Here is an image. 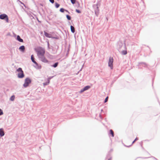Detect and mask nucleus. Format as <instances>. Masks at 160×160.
Returning a JSON list of instances; mask_svg holds the SVG:
<instances>
[{"label": "nucleus", "mask_w": 160, "mask_h": 160, "mask_svg": "<svg viewBox=\"0 0 160 160\" xmlns=\"http://www.w3.org/2000/svg\"><path fill=\"white\" fill-rule=\"evenodd\" d=\"M35 51L37 52V55L38 58L41 57V56H43L45 53L44 49L41 47L38 48L37 49H35Z\"/></svg>", "instance_id": "1"}, {"label": "nucleus", "mask_w": 160, "mask_h": 160, "mask_svg": "<svg viewBox=\"0 0 160 160\" xmlns=\"http://www.w3.org/2000/svg\"><path fill=\"white\" fill-rule=\"evenodd\" d=\"M99 5V3L98 2L96 4H94L92 6V7L94 9L95 14L97 16H98L99 13V9L98 5Z\"/></svg>", "instance_id": "2"}, {"label": "nucleus", "mask_w": 160, "mask_h": 160, "mask_svg": "<svg viewBox=\"0 0 160 160\" xmlns=\"http://www.w3.org/2000/svg\"><path fill=\"white\" fill-rule=\"evenodd\" d=\"M17 71L19 72L18 75V77L19 78H22L24 77L23 71L21 68H19L17 69Z\"/></svg>", "instance_id": "3"}, {"label": "nucleus", "mask_w": 160, "mask_h": 160, "mask_svg": "<svg viewBox=\"0 0 160 160\" xmlns=\"http://www.w3.org/2000/svg\"><path fill=\"white\" fill-rule=\"evenodd\" d=\"M31 59L32 62L35 64V65L34 66V67L36 68L37 69H39L41 68V66L40 65H39L38 63L35 61L34 57L33 55H32L31 56Z\"/></svg>", "instance_id": "4"}, {"label": "nucleus", "mask_w": 160, "mask_h": 160, "mask_svg": "<svg viewBox=\"0 0 160 160\" xmlns=\"http://www.w3.org/2000/svg\"><path fill=\"white\" fill-rule=\"evenodd\" d=\"M113 59L112 57H110L109 59L108 62V66L111 69L113 68Z\"/></svg>", "instance_id": "5"}, {"label": "nucleus", "mask_w": 160, "mask_h": 160, "mask_svg": "<svg viewBox=\"0 0 160 160\" xmlns=\"http://www.w3.org/2000/svg\"><path fill=\"white\" fill-rule=\"evenodd\" d=\"M124 45H123V43L121 41H119L118 42L117 48L119 52H120L121 50L122 49V48H124Z\"/></svg>", "instance_id": "6"}, {"label": "nucleus", "mask_w": 160, "mask_h": 160, "mask_svg": "<svg viewBox=\"0 0 160 160\" xmlns=\"http://www.w3.org/2000/svg\"><path fill=\"white\" fill-rule=\"evenodd\" d=\"M0 19L5 20L7 22H8V15L5 14H3L0 15Z\"/></svg>", "instance_id": "7"}, {"label": "nucleus", "mask_w": 160, "mask_h": 160, "mask_svg": "<svg viewBox=\"0 0 160 160\" xmlns=\"http://www.w3.org/2000/svg\"><path fill=\"white\" fill-rule=\"evenodd\" d=\"M31 82V81L29 78H26L25 80V82L23 85V86L25 88L27 87Z\"/></svg>", "instance_id": "8"}, {"label": "nucleus", "mask_w": 160, "mask_h": 160, "mask_svg": "<svg viewBox=\"0 0 160 160\" xmlns=\"http://www.w3.org/2000/svg\"><path fill=\"white\" fill-rule=\"evenodd\" d=\"M40 60L43 62L49 63V62L46 58L44 55L38 58Z\"/></svg>", "instance_id": "9"}, {"label": "nucleus", "mask_w": 160, "mask_h": 160, "mask_svg": "<svg viewBox=\"0 0 160 160\" xmlns=\"http://www.w3.org/2000/svg\"><path fill=\"white\" fill-rule=\"evenodd\" d=\"M124 48L125 49V50L122 51L121 50L120 52H121V53L123 55H125L127 53V51L126 46V45L125 44L124 45Z\"/></svg>", "instance_id": "10"}, {"label": "nucleus", "mask_w": 160, "mask_h": 160, "mask_svg": "<svg viewBox=\"0 0 160 160\" xmlns=\"http://www.w3.org/2000/svg\"><path fill=\"white\" fill-rule=\"evenodd\" d=\"M139 65L145 68H148V64L145 62H139Z\"/></svg>", "instance_id": "11"}, {"label": "nucleus", "mask_w": 160, "mask_h": 160, "mask_svg": "<svg viewBox=\"0 0 160 160\" xmlns=\"http://www.w3.org/2000/svg\"><path fill=\"white\" fill-rule=\"evenodd\" d=\"M44 32V35L46 37L48 38H52V36L51 34L48 33L47 32H46V31H45Z\"/></svg>", "instance_id": "12"}, {"label": "nucleus", "mask_w": 160, "mask_h": 160, "mask_svg": "<svg viewBox=\"0 0 160 160\" xmlns=\"http://www.w3.org/2000/svg\"><path fill=\"white\" fill-rule=\"evenodd\" d=\"M19 50L21 52H23L25 51V46L23 45H22L19 48Z\"/></svg>", "instance_id": "13"}, {"label": "nucleus", "mask_w": 160, "mask_h": 160, "mask_svg": "<svg viewBox=\"0 0 160 160\" xmlns=\"http://www.w3.org/2000/svg\"><path fill=\"white\" fill-rule=\"evenodd\" d=\"M17 40L20 42H23V40L21 38L19 35H18L17 38Z\"/></svg>", "instance_id": "14"}, {"label": "nucleus", "mask_w": 160, "mask_h": 160, "mask_svg": "<svg viewBox=\"0 0 160 160\" xmlns=\"http://www.w3.org/2000/svg\"><path fill=\"white\" fill-rule=\"evenodd\" d=\"M4 135V132L2 128L0 129V135L2 137Z\"/></svg>", "instance_id": "15"}, {"label": "nucleus", "mask_w": 160, "mask_h": 160, "mask_svg": "<svg viewBox=\"0 0 160 160\" xmlns=\"http://www.w3.org/2000/svg\"><path fill=\"white\" fill-rule=\"evenodd\" d=\"M64 11H65L66 12H67L68 13H70V12H69V11H68L67 10H65V9H64L63 8H60V11L61 12H63Z\"/></svg>", "instance_id": "16"}, {"label": "nucleus", "mask_w": 160, "mask_h": 160, "mask_svg": "<svg viewBox=\"0 0 160 160\" xmlns=\"http://www.w3.org/2000/svg\"><path fill=\"white\" fill-rule=\"evenodd\" d=\"M90 86L88 85L85 87L81 89V90H88L90 89Z\"/></svg>", "instance_id": "17"}, {"label": "nucleus", "mask_w": 160, "mask_h": 160, "mask_svg": "<svg viewBox=\"0 0 160 160\" xmlns=\"http://www.w3.org/2000/svg\"><path fill=\"white\" fill-rule=\"evenodd\" d=\"M58 62H56L54 64H53L52 65H51V66L52 67H53L54 68H56L58 66Z\"/></svg>", "instance_id": "18"}, {"label": "nucleus", "mask_w": 160, "mask_h": 160, "mask_svg": "<svg viewBox=\"0 0 160 160\" xmlns=\"http://www.w3.org/2000/svg\"><path fill=\"white\" fill-rule=\"evenodd\" d=\"M71 30V32L74 33L75 32V28H74L72 25L70 26Z\"/></svg>", "instance_id": "19"}, {"label": "nucleus", "mask_w": 160, "mask_h": 160, "mask_svg": "<svg viewBox=\"0 0 160 160\" xmlns=\"http://www.w3.org/2000/svg\"><path fill=\"white\" fill-rule=\"evenodd\" d=\"M109 134H111L112 137H113L114 136V132L111 129L109 131Z\"/></svg>", "instance_id": "20"}, {"label": "nucleus", "mask_w": 160, "mask_h": 160, "mask_svg": "<svg viewBox=\"0 0 160 160\" xmlns=\"http://www.w3.org/2000/svg\"><path fill=\"white\" fill-rule=\"evenodd\" d=\"M66 17L67 19L68 20H70L71 19V17L68 15H67Z\"/></svg>", "instance_id": "21"}, {"label": "nucleus", "mask_w": 160, "mask_h": 160, "mask_svg": "<svg viewBox=\"0 0 160 160\" xmlns=\"http://www.w3.org/2000/svg\"><path fill=\"white\" fill-rule=\"evenodd\" d=\"M76 6L77 8H78L80 7V3L78 2H77Z\"/></svg>", "instance_id": "22"}, {"label": "nucleus", "mask_w": 160, "mask_h": 160, "mask_svg": "<svg viewBox=\"0 0 160 160\" xmlns=\"http://www.w3.org/2000/svg\"><path fill=\"white\" fill-rule=\"evenodd\" d=\"M55 6L56 8H58L59 7L60 5L57 2H56L55 3Z\"/></svg>", "instance_id": "23"}, {"label": "nucleus", "mask_w": 160, "mask_h": 160, "mask_svg": "<svg viewBox=\"0 0 160 160\" xmlns=\"http://www.w3.org/2000/svg\"><path fill=\"white\" fill-rule=\"evenodd\" d=\"M15 98V96L14 95H13L11 96V97L10 98V100L11 101H13Z\"/></svg>", "instance_id": "24"}, {"label": "nucleus", "mask_w": 160, "mask_h": 160, "mask_svg": "<svg viewBox=\"0 0 160 160\" xmlns=\"http://www.w3.org/2000/svg\"><path fill=\"white\" fill-rule=\"evenodd\" d=\"M71 2L73 4H75V2H76V0H70Z\"/></svg>", "instance_id": "25"}, {"label": "nucleus", "mask_w": 160, "mask_h": 160, "mask_svg": "<svg viewBox=\"0 0 160 160\" xmlns=\"http://www.w3.org/2000/svg\"><path fill=\"white\" fill-rule=\"evenodd\" d=\"M49 83V82H44L43 83V85L44 86H45V85H48Z\"/></svg>", "instance_id": "26"}, {"label": "nucleus", "mask_w": 160, "mask_h": 160, "mask_svg": "<svg viewBox=\"0 0 160 160\" xmlns=\"http://www.w3.org/2000/svg\"><path fill=\"white\" fill-rule=\"evenodd\" d=\"M52 38V39H59V37H58L57 36L56 37L52 36V38Z\"/></svg>", "instance_id": "27"}, {"label": "nucleus", "mask_w": 160, "mask_h": 160, "mask_svg": "<svg viewBox=\"0 0 160 160\" xmlns=\"http://www.w3.org/2000/svg\"><path fill=\"white\" fill-rule=\"evenodd\" d=\"M76 12L78 13H81V11L78 9H76Z\"/></svg>", "instance_id": "28"}, {"label": "nucleus", "mask_w": 160, "mask_h": 160, "mask_svg": "<svg viewBox=\"0 0 160 160\" xmlns=\"http://www.w3.org/2000/svg\"><path fill=\"white\" fill-rule=\"evenodd\" d=\"M53 76H52V77H48V81L49 82V81L50 82V80L52 78H53Z\"/></svg>", "instance_id": "29"}, {"label": "nucleus", "mask_w": 160, "mask_h": 160, "mask_svg": "<svg viewBox=\"0 0 160 160\" xmlns=\"http://www.w3.org/2000/svg\"><path fill=\"white\" fill-rule=\"evenodd\" d=\"M108 96H107L106 98H105V101H104V102L105 103V102H107L108 101Z\"/></svg>", "instance_id": "30"}, {"label": "nucleus", "mask_w": 160, "mask_h": 160, "mask_svg": "<svg viewBox=\"0 0 160 160\" xmlns=\"http://www.w3.org/2000/svg\"><path fill=\"white\" fill-rule=\"evenodd\" d=\"M3 114V112L2 110L0 109V115H2Z\"/></svg>", "instance_id": "31"}, {"label": "nucleus", "mask_w": 160, "mask_h": 160, "mask_svg": "<svg viewBox=\"0 0 160 160\" xmlns=\"http://www.w3.org/2000/svg\"><path fill=\"white\" fill-rule=\"evenodd\" d=\"M46 42H47V45H48V48H49V45H49V42L48 40V41H47Z\"/></svg>", "instance_id": "32"}, {"label": "nucleus", "mask_w": 160, "mask_h": 160, "mask_svg": "<svg viewBox=\"0 0 160 160\" xmlns=\"http://www.w3.org/2000/svg\"><path fill=\"white\" fill-rule=\"evenodd\" d=\"M50 2H51L52 3H54V0H49Z\"/></svg>", "instance_id": "33"}, {"label": "nucleus", "mask_w": 160, "mask_h": 160, "mask_svg": "<svg viewBox=\"0 0 160 160\" xmlns=\"http://www.w3.org/2000/svg\"><path fill=\"white\" fill-rule=\"evenodd\" d=\"M19 2H20V3L21 4H22L25 7V5L22 2H21V1H20V0H19Z\"/></svg>", "instance_id": "34"}, {"label": "nucleus", "mask_w": 160, "mask_h": 160, "mask_svg": "<svg viewBox=\"0 0 160 160\" xmlns=\"http://www.w3.org/2000/svg\"><path fill=\"white\" fill-rule=\"evenodd\" d=\"M69 48H68V51H67V54H66V55H68V52H69Z\"/></svg>", "instance_id": "35"}, {"label": "nucleus", "mask_w": 160, "mask_h": 160, "mask_svg": "<svg viewBox=\"0 0 160 160\" xmlns=\"http://www.w3.org/2000/svg\"><path fill=\"white\" fill-rule=\"evenodd\" d=\"M138 140V138H135V141H136Z\"/></svg>", "instance_id": "36"}, {"label": "nucleus", "mask_w": 160, "mask_h": 160, "mask_svg": "<svg viewBox=\"0 0 160 160\" xmlns=\"http://www.w3.org/2000/svg\"><path fill=\"white\" fill-rule=\"evenodd\" d=\"M135 141H135V140L133 141L132 142V145L133 143H134Z\"/></svg>", "instance_id": "37"}, {"label": "nucleus", "mask_w": 160, "mask_h": 160, "mask_svg": "<svg viewBox=\"0 0 160 160\" xmlns=\"http://www.w3.org/2000/svg\"><path fill=\"white\" fill-rule=\"evenodd\" d=\"M37 18V20L38 21V22H40V21L38 20V18Z\"/></svg>", "instance_id": "38"}, {"label": "nucleus", "mask_w": 160, "mask_h": 160, "mask_svg": "<svg viewBox=\"0 0 160 160\" xmlns=\"http://www.w3.org/2000/svg\"><path fill=\"white\" fill-rule=\"evenodd\" d=\"M84 91V90L81 91V92H83V91Z\"/></svg>", "instance_id": "39"}, {"label": "nucleus", "mask_w": 160, "mask_h": 160, "mask_svg": "<svg viewBox=\"0 0 160 160\" xmlns=\"http://www.w3.org/2000/svg\"><path fill=\"white\" fill-rule=\"evenodd\" d=\"M106 18L107 20L108 21V18Z\"/></svg>", "instance_id": "40"}, {"label": "nucleus", "mask_w": 160, "mask_h": 160, "mask_svg": "<svg viewBox=\"0 0 160 160\" xmlns=\"http://www.w3.org/2000/svg\"><path fill=\"white\" fill-rule=\"evenodd\" d=\"M108 160H111V158H110V159H108Z\"/></svg>", "instance_id": "41"}]
</instances>
